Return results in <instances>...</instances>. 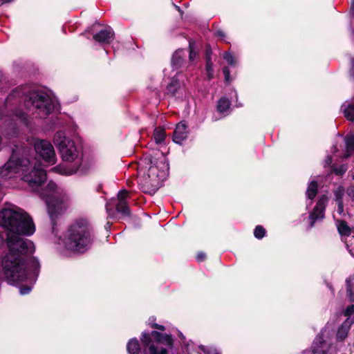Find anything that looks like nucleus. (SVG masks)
Wrapping results in <instances>:
<instances>
[{
  "instance_id": "4be33fe9",
  "label": "nucleus",
  "mask_w": 354,
  "mask_h": 354,
  "mask_svg": "<svg viewBox=\"0 0 354 354\" xmlns=\"http://www.w3.org/2000/svg\"><path fill=\"white\" fill-rule=\"evenodd\" d=\"M116 209L118 212L122 213L124 215L129 214V209L127 205L126 201H118L116 205Z\"/></svg>"
},
{
  "instance_id": "37998d69",
  "label": "nucleus",
  "mask_w": 354,
  "mask_h": 354,
  "mask_svg": "<svg viewBox=\"0 0 354 354\" xmlns=\"http://www.w3.org/2000/svg\"><path fill=\"white\" fill-rule=\"evenodd\" d=\"M214 354H219L218 353H215Z\"/></svg>"
},
{
  "instance_id": "72a5a7b5",
  "label": "nucleus",
  "mask_w": 354,
  "mask_h": 354,
  "mask_svg": "<svg viewBox=\"0 0 354 354\" xmlns=\"http://www.w3.org/2000/svg\"><path fill=\"white\" fill-rule=\"evenodd\" d=\"M162 338L165 340V342H167V344L168 345H171L172 344V339L170 336L167 335H162Z\"/></svg>"
},
{
  "instance_id": "7c9ffc66",
  "label": "nucleus",
  "mask_w": 354,
  "mask_h": 354,
  "mask_svg": "<svg viewBox=\"0 0 354 354\" xmlns=\"http://www.w3.org/2000/svg\"><path fill=\"white\" fill-rule=\"evenodd\" d=\"M354 313V305L348 306L345 310L344 315L347 317L351 316Z\"/></svg>"
},
{
  "instance_id": "58836bf2",
  "label": "nucleus",
  "mask_w": 354,
  "mask_h": 354,
  "mask_svg": "<svg viewBox=\"0 0 354 354\" xmlns=\"http://www.w3.org/2000/svg\"><path fill=\"white\" fill-rule=\"evenodd\" d=\"M209 54H210V50H207V60L208 59V58L210 59Z\"/></svg>"
},
{
  "instance_id": "ea45409f",
  "label": "nucleus",
  "mask_w": 354,
  "mask_h": 354,
  "mask_svg": "<svg viewBox=\"0 0 354 354\" xmlns=\"http://www.w3.org/2000/svg\"><path fill=\"white\" fill-rule=\"evenodd\" d=\"M351 9L354 10V0H353V1H352Z\"/></svg>"
},
{
  "instance_id": "39448f33",
  "label": "nucleus",
  "mask_w": 354,
  "mask_h": 354,
  "mask_svg": "<svg viewBox=\"0 0 354 354\" xmlns=\"http://www.w3.org/2000/svg\"><path fill=\"white\" fill-rule=\"evenodd\" d=\"M27 97L26 106L40 118L47 116L55 108L53 100L44 93L32 91L28 94Z\"/></svg>"
},
{
  "instance_id": "6ab92c4d",
  "label": "nucleus",
  "mask_w": 354,
  "mask_h": 354,
  "mask_svg": "<svg viewBox=\"0 0 354 354\" xmlns=\"http://www.w3.org/2000/svg\"><path fill=\"white\" fill-rule=\"evenodd\" d=\"M140 350L139 343L137 339L130 340L127 344V351L130 354H138Z\"/></svg>"
},
{
  "instance_id": "c756f323",
  "label": "nucleus",
  "mask_w": 354,
  "mask_h": 354,
  "mask_svg": "<svg viewBox=\"0 0 354 354\" xmlns=\"http://www.w3.org/2000/svg\"><path fill=\"white\" fill-rule=\"evenodd\" d=\"M128 192L126 190H121L118 194V201H126Z\"/></svg>"
},
{
  "instance_id": "393cba45",
  "label": "nucleus",
  "mask_w": 354,
  "mask_h": 354,
  "mask_svg": "<svg viewBox=\"0 0 354 354\" xmlns=\"http://www.w3.org/2000/svg\"><path fill=\"white\" fill-rule=\"evenodd\" d=\"M266 234V230L261 225H258L256 227L254 235L257 239H262Z\"/></svg>"
},
{
  "instance_id": "dca6fc26",
  "label": "nucleus",
  "mask_w": 354,
  "mask_h": 354,
  "mask_svg": "<svg viewBox=\"0 0 354 354\" xmlns=\"http://www.w3.org/2000/svg\"><path fill=\"white\" fill-rule=\"evenodd\" d=\"M53 171H55L56 173H59L60 174L63 175H71L77 171V168L75 169H68L64 165H58L57 167H53L51 169Z\"/></svg>"
},
{
  "instance_id": "a211bd4d",
  "label": "nucleus",
  "mask_w": 354,
  "mask_h": 354,
  "mask_svg": "<svg viewBox=\"0 0 354 354\" xmlns=\"http://www.w3.org/2000/svg\"><path fill=\"white\" fill-rule=\"evenodd\" d=\"M230 106V102L228 99L223 97L219 100L217 104V109L220 113L226 112Z\"/></svg>"
},
{
  "instance_id": "f257e3e1",
  "label": "nucleus",
  "mask_w": 354,
  "mask_h": 354,
  "mask_svg": "<svg viewBox=\"0 0 354 354\" xmlns=\"http://www.w3.org/2000/svg\"><path fill=\"white\" fill-rule=\"evenodd\" d=\"M0 225L8 230V252L1 261L2 275L8 283L35 279L38 263L28 256L34 250L33 243L21 235L30 236L35 232L32 217L23 209L9 205L0 211Z\"/></svg>"
},
{
  "instance_id": "473e14b6",
  "label": "nucleus",
  "mask_w": 354,
  "mask_h": 354,
  "mask_svg": "<svg viewBox=\"0 0 354 354\" xmlns=\"http://www.w3.org/2000/svg\"><path fill=\"white\" fill-rule=\"evenodd\" d=\"M223 73L225 76V79L226 82H230V70L227 67H224L223 68Z\"/></svg>"
},
{
  "instance_id": "a878e982",
  "label": "nucleus",
  "mask_w": 354,
  "mask_h": 354,
  "mask_svg": "<svg viewBox=\"0 0 354 354\" xmlns=\"http://www.w3.org/2000/svg\"><path fill=\"white\" fill-rule=\"evenodd\" d=\"M182 51L178 50L176 51L172 57V64L175 66H178L180 64L182 61Z\"/></svg>"
},
{
  "instance_id": "c9c22d12",
  "label": "nucleus",
  "mask_w": 354,
  "mask_h": 354,
  "mask_svg": "<svg viewBox=\"0 0 354 354\" xmlns=\"http://www.w3.org/2000/svg\"><path fill=\"white\" fill-rule=\"evenodd\" d=\"M152 327L156 329H159L160 330H165V327L162 325H159L158 324H154L152 325Z\"/></svg>"
},
{
  "instance_id": "bb28decb",
  "label": "nucleus",
  "mask_w": 354,
  "mask_h": 354,
  "mask_svg": "<svg viewBox=\"0 0 354 354\" xmlns=\"http://www.w3.org/2000/svg\"><path fill=\"white\" fill-rule=\"evenodd\" d=\"M189 60L194 61L195 59V58L198 56V53L196 51H195L194 42L189 41Z\"/></svg>"
},
{
  "instance_id": "1a4fd4ad",
  "label": "nucleus",
  "mask_w": 354,
  "mask_h": 354,
  "mask_svg": "<svg viewBox=\"0 0 354 354\" xmlns=\"http://www.w3.org/2000/svg\"><path fill=\"white\" fill-rule=\"evenodd\" d=\"M141 341L144 346L142 354H167V349L162 348L159 349L153 344L149 335L143 333Z\"/></svg>"
},
{
  "instance_id": "0eeeda50",
  "label": "nucleus",
  "mask_w": 354,
  "mask_h": 354,
  "mask_svg": "<svg viewBox=\"0 0 354 354\" xmlns=\"http://www.w3.org/2000/svg\"><path fill=\"white\" fill-rule=\"evenodd\" d=\"M47 188L50 193H41L42 197L46 198V204L48 206V214L52 219L54 218L57 214H59L65 209V205L62 199L57 196L56 185L50 182Z\"/></svg>"
},
{
  "instance_id": "4c0bfd02",
  "label": "nucleus",
  "mask_w": 354,
  "mask_h": 354,
  "mask_svg": "<svg viewBox=\"0 0 354 354\" xmlns=\"http://www.w3.org/2000/svg\"><path fill=\"white\" fill-rule=\"evenodd\" d=\"M332 162V158L330 156H328L326 160V165H329Z\"/></svg>"
},
{
  "instance_id": "2eb2a0df",
  "label": "nucleus",
  "mask_w": 354,
  "mask_h": 354,
  "mask_svg": "<svg viewBox=\"0 0 354 354\" xmlns=\"http://www.w3.org/2000/svg\"><path fill=\"white\" fill-rule=\"evenodd\" d=\"M153 139L156 144H162L166 138V133L163 128L156 127L153 131Z\"/></svg>"
},
{
  "instance_id": "79ce46f5",
  "label": "nucleus",
  "mask_w": 354,
  "mask_h": 354,
  "mask_svg": "<svg viewBox=\"0 0 354 354\" xmlns=\"http://www.w3.org/2000/svg\"><path fill=\"white\" fill-rule=\"evenodd\" d=\"M152 335H158V333L157 332H153V333H152Z\"/></svg>"
},
{
  "instance_id": "cd10ccee",
  "label": "nucleus",
  "mask_w": 354,
  "mask_h": 354,
  "mask_svg": "<svg viewBox=\"0 0 354 354\" xmlns=\"http://www.w3.org/2000/svg\"><path fill=\"white\" fill-rule=\"evenodd\" d=\"M206 70H207V74L208 77L209 79L213 78V77H214V70L212 68V63L210 61L209 58H208V59L207 60Z\"/></svg>"
},
{
  "instance_id": "9d476101",
  "label": "nucleus",
  "mask_w": 354,
  "mask_h": 354,
  "mask_svg": "<svg viewBox=\"0 0 354 354\" xmlns=\"http://www.w3.org/2000/svg\"><path fill=\"white\" fill-rule=\"evenodd\" d=\"M328 203V197L325 195L322 196L314 207L313 212L310 215V218L313 221L312 225L313 223L319 218H323L324 216V209Z\"/></svg>"
},
{
  "instance_id": "c85d7f7f",
  "label": "nucleus",
  "mask_w": 354,
  "mask_h": 354,
  "mask_svg": "<svg viewBox=\"0 0 354 354\" xmlns=\"http://www.w3.org/2000/svg\"><path fill=\"white\" fill-rule=\"evenodd\" d=\"M224 59L227 61V62L230 64L233 65L235 64L234 59L232 54L229 53H225L224 55Z\"/></svg>"
},
{
  "instance_id": "f3484780",
  "label": "nucleus",
  "mask_w": 354,
  "mask_h": 354,
  "mask_svg": "<svg viewBox=\"0 0 354 354\" xmlns=\"http://www.w3.org/2000/svg\"><path fill=\"white\" fill-rule=\"evenodd\" d=\"M346 147L345 157H348L354 152V136L346 138Z\"/></svg>"
},
{
  "instance_id": "20e7f679",
  "label": "nucleus",
  "mask_w": 354,
  "mask_h": 354,
  "mask_svg": "<svg viewBox=\"0 0 354 354\" xmlns=\"http://www.w3.org/2000/svg\"><path fill=\"white\" fill-rule=\"evenodd\" d=\"M168 165L165 161L160 160L150 165L147 174L140 178V185L142 191L153 194L161 186L167 175Z\"/></svg>"
},
{
  "instance_id": "9b49d317",
  "label": "nucleus",
  "mask_w": 354,
  "mask_h": 354,
  "mask_svg": "<svg viewBox=\"0 0 354 354\" xmlns=\"http://www.w3.org/2000/svg\"><path fill=\"white\" fill-rule=\"evenodd\" d=\"M330 345L323 339V333L319 335L312 346L313 354H328Z\"/></svg>"
},
{
  "instance_id": "a19ab883",
  "label": "nucleus",
  "mask_w": 354,
  "mask_h": 354,
  "mask_svg": "<svg viewBox=\"0 0 354 354\" xmlns=\"http://www.w3.org/2000/svg\"><path fill=\"white\" fill-rule=\"evenodd\" d=\"M333 151H337V148H336V147H335V146L333 147Z\"/></svg>"
},
{
  "instance_id": "b1692460",
  "label": "nucleus",
  "mask_w": 354,
  "mask_h": 354,
  "mask_svg": "<svg viewBox=\"0 0 354 354\" xmlns=\"http://www.w3.org/2000/svg\"><path fill=\"white\" fill-rule=\"evenodd\" d=\"M344 115L349 120H354V104L344 109Z\"/></svg>"
},
{
  "instance_id": "4468645a",
  "label": "nucleus",
  "mask_w": 354,
  "mask_h": 354,
  "mask_svg": "<svg viewBox=\"0 0 354 354\" xmlns=\"http://www.w3.org/2000/svg\"><path fill=\"white\" fill-rule=\"evenodd\" d=\"M354 322V319L353 318H348L342 324V326L338 328L337 333V338L342 341L344 340L348 333V330L350 329L351 326Z\"/></svg>"
},
{
  "instance_id": "f03ea898",
  "label": "nucleus",
  "mask_w": 354,
  "mask_h": 354,
  "mask_svg": "<svg viewBox=\"0 0 354 354\" xmlns=\"http://www.w3.org/2000/svg\"><path fill=\"white\" fill-rule=\"evenodd\" d=\"M28 158H20L17 151H14L11 158L0 167V177L7 179L19 176L33 189H37L46 179V173L38 161Z\"/></svg>"
},
{
  "instance_id": "e433bc0d",
  "label": "nucleus",
  "mask_w": 354,
  "mask_h": 354,
  "mask_svg": "<svg viewBox=\"0 0 354 354\" xmlns=\"http://www.w3.org/2000/svg\"><path fill=\"white\" fill-rule=\"evenodd\" d=\"M348 194L354 200V186L349 189Z\"/></svg>"
},
{
  "instance_id": "aec40b11",
  "label": "nucleus",
  "mask_w": 354,
  "mask_h": 354,
  "mask_svg": "<svg viewBox=\"0 0 354 354\" xmlns=\"http://www.w3.org/2000/svg\"><path fill=\"white\" fill-rule=\"evenodd\" d=\"M317 193V184L315 181H312L307 189L306 194L307 197L312 200L313 199Z\"/></svg>"
},
{
  "instance_id": "423d86ee",
  "label": "nucleus",
  "mask_w": 354,
  "mask_h": 354,
  "mask_svg": "<svg viewBox=\"0 0 354 354\" xmlns=\"http://www.w3.org/2000/svg\"><path fill=\"white\" fill-rule=\"evenodd\" d=\"M54 143L59 149L62 160L66 162H73L76 160L80 151L75 145V142L67 138L63 132H57L54 136Z\"/></svg>"
},
{
  "instance_id": "ddd939ff",
  "label": "nucleus",
  "mask_w": 354,
  "mask_h": 354,
  "mask_svg": "<svg viewBox=\"0 0 354 354\" xmlns=\"http://www.w3.org/2000/svg\"><path fill=\"white\" fill-rule=\"evenodd\" d=\"M114 32L111 28H106L100 31L93 36V39L101 43H109L113 40Z\"/></svg>"
},
{
  "instance_id": "412c9836",
  "label": "nucleus",
  "mask_w": 354,
  "mask_h": 354,
  "mask_svg": "<svg viewBox=\"0 0 354 354\" xmlns=\"http://www.w3.org/2000/svg\"><path fill=\"white\" fill-rule=\"evenodd\" d=\"M337 229L341 235L348 236L351 234V228L345 221H339Z\"/></svg>"
},
{
  "instance_id": "f8f14e48",
  "label": "nucleus",
  "mask_w": 354,
  "mask_h": 354,
  "mask_svg": "<svg viewBox=\"0 0 354 354\" xmlns=\"http://www.w3.org/2000/svg\"><path fill=\"white\" fill-rule=\"evenodd\" d=\"M188 135L187 127L183 122L178 123L174 132L173 140L177 144H181Z\"/></svg>"
},
{
  "instance_id": "2f4dec72",
  "label": "nucleus",
  "mask_w": 354,
  "mask_h": 354,
  "mask_svg": "<svg viewBox=\"0 0 354 354\" xmlns=\"http://www.w3.org/2000/svg\"><path fill=\"white\" fill-rule=\"evenodd\" d=\"M31 287L30 286H22L20 288V294L21 295H26L30 292Z\"/></svg>"
},
{
  "instance_id": "5701e85b",
  "label": "nucleus",
  "mask_w": 354,
  "mask_h": 354,
  "mask_svg": "<svg viewBox=\"0 0 354 354\" xmlns=\"http://www.w3.org/2000/svg\"><path fill=\"white\" fill-rule=\"evenodd\" d=\"M342 193V192L341 190L335 192L336 201L337 203V212L339 214H342L344 212V205L341 198Z\"/></svg>"
},
{
  "instance_id": "f704fd0d",
  "label": "nucleus",
  "mask_w": 354,
  "mask_h": 354,
  "mask_svg": "<svg viewBox=\"0 0 354 354\" xmlns=\"http://www.w3.org/2000/svg\"><path fill=\"white\" fill-rule=\"evenodd\" d=\"M196 258L198 261H203L205 259V254L203 252H199Z\"/></svg>"
},
{
  "instance_id": "7ed1b4c3",
  "label": "nucleus",
  "mask_w": 354,
  "mask_h": 354,
  "mask_svg": "<svg viewBox=\"0 0 354 354\" xmlns=\"http://www.w3.org/2000/svg\"><path fill=\"white\" fill-rule=\"evenodd\" d=\"M91 242V227L84 219L75 222L65 235L64 243L68 250L84 252Z\"/></svg>"
},
{
  "instance_id": "6e6552de",
  "label": "nucleus",
  "mask_w": 354,
  "mask_h": 354,
  "mask_svg": "<svg viewBox=\"0 0 354 354\" xmlns=\"http://www.w3.org/2000/svg\"><path fill=\"white\" fill-rule=\"evenodd\" d=\"M37 153L48 165H54L56 162V155L53 146L46 140H37L35 143Z\"/></svg>"
}]
</instances>
